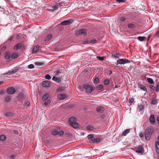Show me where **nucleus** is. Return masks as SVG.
I'll return each instance as SVG.
<instances>
[{"mask_svg": "<svg viewBox=\"0 0 159 159\" xmlns=\"http://www.w3.org/2000/svg\"><path fill=\"white\" fill-rule=\"evenodd\" d=\"M153 132V129L151 127H149L145 132V139L147 140H149L151 138L152 134Z\"/></svg>", "mask_w": 159, "mask_h": 159, "instance_id": "f257e3e1", "label": "nucleus"}, {"mask_svg": "<svg viewBox=\"0 0 159 159\" xmlns=\"http://www.w3.org/2000/svg\"><path fill=\"white\" fill-rule=\"evenodd\" d=\"M70 125L73 127L75 128H77L78 127L79 124L78 123L75 122L74 123H71V124Z\"/></svg>", "mask_w": 159, "mask_h": 159, "instance_id": "412c9836", "label": "nucleus"}, {"mask_svg": "<svg viewBox=\"0 0 159 159\" xmlns=\"http://www.w3.org/2000/svg\"><path fill=\"white\" fill-rule=\"evenodd\" d=\"M50 102L51 101L50 100H48L45 102L44 104L45 106H47L49 104Z\"/></svg>", "mask_w": 159, "mask_h": 159, "instance_id": "de8ad7c7", "label": "nucleus"}, {"mask_svg": "<svg viewBox=\"0 0 159 159\" xmlns=\"http://www.w3.org/2000/svg\"><path fill=\"white\" fill-rule=\"evenodd\" d=\"M103 88V86L102 85H99L97 87V89L98 90H99L100 89H101Z\"/></svg>", "mask_w": 159, "mask_h": 159, "instance_id": "ea45409f", "label": "nucleus"}, {"mask_svg": "<svg viewBox=\"0 0 159 159\" xmlns=\"http://www.w3.org/2000/svg\"><path fill=\"white\" fill-rule=\"evenodd\" d=\"M39 46L38 45L35 46L33 48L32 50V52L33 53L37 52L39 50Z\"/></svg>", "mask_w": 159, "mask_h": 159, "instance_id": "4468645a", "label": "nucleus"}, {"mask_svg": "<svg viewBox=\"0 0 159 159\" xmlns=\"http://www.w3.org/2000/svg\"><path fill=\"white\" fill-rule=\"evenodd\" d=\"M157 120L158 121V124H159V116H158L157 117Z\"/></svg>", "mask_w": 159, "mask_h": 159, "instance_id": "0e129e2a", "label": "nucleus"}, {"mask_svg": "<svg viewBox=\"0 0 159 159\" xmlns=\"http://www.w3.org/2000/svg\"><path fill=\"white\" fill-rule=\"evenodd\" d=\"M116 1L117 2L121 3L125 2V1L124 0H116Z\"/></svg>", "mask_w": 159, "mask_h": 159, "instance_id": "6e6d98bb", "label": "nucleus"}, {"mask_svg": "<svg viewBox=\"0 0 159 159\" xmlns=\"http://www.w3.org/2000/svg\"><path fill=\"white\" fill-rule=\"evenodd\" d=\"M101 119H104V120H106L107 119V116H106L105 115H102L101 116Z\"/></svg>", "mask_w": 159, "mask_h": 159, "instance_id": "79ce46f5", "label": "nucleus"}, {"mask_svg": "<svg viewBox=\"0 0 159 159\" xmlns=\"http://www.w3.org/2000/svg\"><path fill=\"white\" fill-rule=\"evenodd\" d=\"M104 108L102 107H97L96 110L99 113H102L104 111Z\"/></svg>", "mask_w": 159, "mask_h": 159, "instance_id": "f8f14e48", "label": "nucleus"}, {"mask_svg": "<svg viewBox=\"0 0 159 159\" xmlns=\"http://www.w3.org/2000/svg\"><path fill=\"white\" fill-rule=\"evenodd\" d=\"M99 81V79L97 77V78H95V79L93 81V82L95 84H97L98 83Z\"/></svg>", "mask_w": 159, "mask_h": 159, "instance_id": "f704fd0d", "label": "nucleus"}, {"mask_svg": "<svg viewBox=\"0 0 159 159\" xmlns=\"http://www.w3.org/2000/svg\"><path fill=\"white\" fill-rule=\"evenodd\" d=\"M45 78L46 79L50 80L51 78V76L48 74H47L45 76Z\"/></svg>", "mask_w": 159, "mask_h": 159, "instance_id": "37998d69", "label": "nucleus"}, {"mask_svg": "<svg viewBox=\"0 0 159 159\" xmlns=\"http://www.w3.org/2000/svg\"><path fill=\"white\" fill-rule=\"evenodd\" d=\"M98 41V39L97 40L94 39L91 40L90 43L93 44H94L97 41Z\"/></svg>", "mask_w": 159, "mask_h": 159, "instance_id": "a18cd8bd", "label": "nucleus"}, {"mask_svg": "<svg viewBox=\"0 0 159 159\" xmlns=\"http://www.w3.org/2000/svg\"><path fill=\"white\" fill-rule=\"evenodd\" d=\"M130 131L129 129H126L124 132L122 133V135L124 136H125L128 134Z\"/></svg>", "mask_w": 159, "mask_h": 159, "instance_id": "c756f323", "label": "nucleus"}, {"mask_svg": "<svg viewBox=\"0 0 159 159\" xmlns=\"http://www.w3.org/2000/svg\"><path fill=\"white\" fill-rule=\"evenodd\" d=\"M62 72L61 70H57L54 72V75L55 76H58L59 74L61 73Z\"/></svg>", "mask_w": 159, "mask_h": 159, "instance_id": "4be33fe9", "label": "nucleus"}, {"mask_svg": "<svg viewBox=\"0 0 159 159\" xmlns=\"http://www.w3.org/2000/svg\"><path fill=\"white\" fill-rule=\"evenodd\" d=\"M18 56V54L16 53H13L11 56V58L15 59Z\"/></svg>", "mask_w": 159, "mask_h": 159, "instance_id": "393cba45", "label": "nucleus"}, {"mask_svg": "<svg viewBox=\"0 0 159 159\" xmlns=\"http://www.w3.org/2000/svg\"><path fill=\"white\" fill-rule=\"evenodd\" d=\"M139 136L141 138H143L144 137V134L143 133H141L139 134Z\"/></svg>", "mask_w": 159, "mask_h": 159, "instance_id": "052dcab7", "label": "nucleus"}, {"mask_svg": "<svg viewBox=\"0 0 159 159\" xmlns=\"http://www.w3.org/2000/svg\"><path fill=\"white\" fill-rule=\"evenodd\" d=\"M93 134H90L89 135L87 136V138L88 139H93Z\"/></svg>", "mask_w": 159, "mask_h": 159, "instance_id": "a19ab883", "label": "nucleus"}, {"mask_svg": "<svg viewBox=\"0 0 159 159\" xmlns=\"http://www.w3.org/2000/svg\"><path fill=\"white\" fill-rule=\"evenodd\" d=\"M114 56V57H115L118 58L119 56L116 54H114L113 55Z\"/></svg>", "mask_w": 159, "mask_h": 159, "instance_id": "e2e57ef3", "label": "nucleus"}, {"mask_svg": "<svg viewBox=\"0 0 159 159\" xmlns=\"http://www.w3.org/2000/svg\"><path fill=\"white\" fill-rule=\"evenodd\" d=\"M21 46V44L20 43L16 45L14 47V48H16V49H18L20 48Z\"/></svg>", "mask_w": 159, "mask_h": 159, "instance_id": "c9c22d12", "label": "nucleus"}, {"mask_svg": "<svg viewBox=\"0 0 159 159\" xmlns=\"http://www.w3.org/2000/svg\"><path fill=\"white\" fill-rule=\"evenodd\" d=\"M84 88L85 89V91L87 93H91L93 90L95 89L94 87H93L91 85H85L84 86Z\"/></svg>", "mask_w": 159, "mask_h": 159, "instance_id": "f03ea898", "label": "nucleus"}, {"mask_svg": "<svg viewBox=\"0 0 159 159\" xmlns=\"http://www.w3.org/2000/svg\"><path fill=\"white\" fill-rule=\"evenodd\" d=\"M7 91L8 93L10 94H14L15 93L16 90L14 87H11L7 89Z\"/></svg>", "mask_w": 159, "mask_h": 159, "instance_id": "423d86ee", "label": "nucleus"}, {"mask_svg": "<svg viewBox=\"0 0 159 159\" xmlns=\"http://www.w3.org/2000/svg\"><path fill=\"white\" fill-rule=\"evenodd\" d=\"M58 9V7L57 5H55L53 6L52 8H48L47 10L49 11H52Z\"/></svg>", "mask_w": 159, "mask_h": 159, "instance_id": "a211bd4d", "label": "nucleus"}, {"mask_svg": "<svg viewBox=\"0 0 159 159\" xmlns=\"http://www.w3.org/2000/svg\"><path fill=\"white\" fill-rule=\"evenodd\" d=\"M74 21V20L72 19H69L68 20H64L61 23V25H69L71 24Z\"/></svg>", "mask_w": 159, "mask_h": 159, "instance_id": "7ed1b4c3", "label": "nucleus"}, {"mask_svg": "<svg viewBox=\"0 0 159 159\" xmlns=\"http://www.w3.org/2000/svg\"><path fill=\"white\" fill-rule=\"evenodd\" d=\"M150 87L151 89L153 90H154L155 89V87L152 85H150Z\"/></svg>", "mask_w": 159, "mask_h": 159, "instance_id": "5fc2aeb1", "label": "nucleus"}, {"mask_svg": "<svg viewBox=\"0 0 159 159\" xmlns=\"http://www.w3.org/2000/svg\"><path fill=\"white\" fill-rule=\"evenodd\" d=\"M63 131L62 130H60L59 132L58 131L57 134L59 135H61L63 134Z\"/></svg>", "mask_w": 159, "mask_h": 159, "instance_id": "c03bdc74", "label": "nucleus"}, {"mask_svg": "<svg viewBox=\"0 0 159 159\" xmlns=\"http://www.w3.org/2000/svg\"><path fill=\"white\" fill-rule=\"evenodd\" d=\"M129 61L127 59H119L117 61L118 63L117 64V65L118 64H125L129 63Z\"/></svg>", "mask_w": 159, "mask_h": 159, "instance_id": "39448f33", "label": "nucleus"}, {"mask_svg": "<svg viewBox=\"0 0 159 159\" xmlns=\"http://www.w3.org/2000/svg\"><path fill=\"white\" fill-rule=\"evenodd\" d=\"M138 88L144 91H147L146 87L143 84H139Z\"/></svg>", "mask_w": 159, "mask_h": 159, "instance_id": "ddd939ff", "label": "nucleus"}, {"mask_svg": "<svg viewBox=\"0 0 159 159\" xmlns=\"http://www.w3.org/2000/svg\"><path fill=\"white\" fill-rule=\"evenodd\" d=\"M156 151L157 153L159 154V142L156 141L155 142Z\"/></svg>", "mask_w": 159, "mask_h": 159, "instance_id": "9b49d317", "label": "nucleus"}, {"mask_svg": "<svg viewBox=\"0 0 159 159\" xmlns=\"http://www.w3.org/2000/svg\"><path fill=\"white\" fill-rule=\"evenodd\" d=\"M58 131L56 129L52 130V134L53 135H56L57 134Z\"/></svg>", "mask_w": 159, "mask_h": 159, "instance_id": "72a5a7b5", "label": "nucleus"}, {"mask_svg": "<svg viewBox=\"0 0 159 159\" xmlns=\"http://www.w3.org/2000/svg\"><path fill=\"white\" fill-rule=\"evenodd\" d=\"M76 120V118L75 117H72L70 118L69 120V122H70V125L71 124V123H74L75 122Z\"/></svg>", "mask_w": 159, "mask_h": 159, "instance_id": "2eb2a0df", "label": "nucleus"}, {"mask_svg": "<svg viewBox=\"0 0 159 159\" xmlns=\"http://www.w3.org/2000/svg\"><path fill=\"white\" fill-rule=\"evenodd\" d=\"M49 96V95L48 93H46L44 94L42 97V100L43 101L47 100Z\"/></svg>", "mask_w": 159, "mask_h": 159, "instance_id": "6ab92c4d", "label": "nucleus"}, {"mask_svg": "<svg viewBox=\"0 0 159 159\" xmlns=\"http://www.w3.org/2000/svg\"><path fill=\"white\" fill-rule=\"evenodd\" d=\"M12 39H13V37H11L9 38V40L10 41H11V40H12Z\"/></svg>", "mask_w": 159, "mask_h": 159, "instance_id": "774afa93", "label": "nucleus"}, {"mask_svg": "<svg viewBox=\"0 0 159 159\" xmlns=\"http://www.w3.org/2000/svg\"><path fill=\"white\" fill-rule=\"evenodd\" d=\"M105 58V57H100L97 56V58H98L99 60L100 61H103L104 60V59Z\"/></svg>", "mask_w": 159, "mask_h": 159, "instance_id": "473e14b6", "label": "nucleus"}, {"mask_svg": "<svg viewBox=\"0 0 159 159\" xmlns=\"http://www.w3.org/2000/svg\"><path fill=\"white\" fill-rule=\"evenodd\" d=\"M23 94L22 93H21L19 94L18 97L19 98L21 99L23 98Z\"/></svg>", "mask_w": 159, "mask_h": 159, "instance_id": "603ef678", "label": "nucleus"}, {"mask_svg": "<svg viewBox=\"0 0 159 159\" xmlns=\"http://www.w3.org/2000/svg\"><path fill=\"white\" fill-rule=\"evenodd\" d=\"M10 99V98L9 97H7L5 98V100L7 102H8Z\"/></svg>", "mask_w": 159, "mask_h": 159, "instance_id": "4d7b16f0", "label": "nucleus"}, {"mask_svg": "<svg viewBox=\"0 0 159 159\" xmlns=\"http://www.w3.org/2000/svg\"><path fill=\"white\" fill-rule=\"evenodd\" d=\"M149 121L152 124H154L155 122L154 116L153 115H151L149 117Z\"/></svg>", "mask_w": 159, "mask_h": 159, "instance_id": "6e6552de", "label": "nucleus"}, {"mask_svg": "<svg viewBox=\"0 0 159 159\" xmlns=\"http://www.w3.org/2000/svg\"><path fill=\"white\" fill-rule=\"evenodd\" d=\"M134 100V99L133 98H130L129 99V102L130 103H132L133 102Z\"/></svg>", "mask_w": 159, "mask_h": 159, "instance_id": "8fccbe9b", "label": "nucleus"}, {"mask_svg": "<svg viewBox=\"0 0 159 159\" xmlns=\"http://www.w3.org/2000/svg\"><path fill=\"white\" fill-rule=\"evenodd\" d=\"M34 65L32 64H31L28 66V68L29 69H32L34 67Z\"/></svg>", "mask_w": 159, "mask_h": 159, "instance_id": "3c124183", "label": "nucleus"}, {"mask_svg": "<svg viewBox=\"0 0 159 159\" xmlns=\"http://www.w3.org/2000/svg\"><path fill=\"white\" fill-rule=\"evenodd\" d=\"M136 151L139 153H142L143 152V148L141 146H139L138 148L136 149Z\"/></svg>", "mask_w": 159, "mask_h": 159, "instance_id": "1a4fd4ad", "label": "nucleus"}, {"mask_svg": "<svg viewBox=\"0 0 159 159\" xmlns=\"http://www.w3.org/2000/svg\"><path fill=\"white\" fill-rule=\"evenodd\" d=\"M6 48V46L3 47L2 48V49L3 50H4Z\"/></svg>", "mask_w": 159, "mask_h": 159, "instance_id": "338daca9", "label": "nucleus"}, {"mask_svg": "<svg viewBox=\"0 0 159 159\" xmlns=\"http://www.w3.org/2000/svg\"><path fill=\"white\" fill-rule=\"evenodd\" d=\"M86 30L85 29H80L79 30H77L76 31V35H80L83 34L85 35L86 33Z\"/></svg>", "mask_w": 159, "mask_h": 159, "instance_id": "20e7f679", "label": "nucleus"}, {"mask_svg": "<svg viewBox=\"0 0 159 159\" xmlns=\"http://www.w3.org/2000/svg\"><path fill=\"white\" fill-rule=\"evenodd\" d=\"M145 37H141V36H139L138 37V39L140 41H143L145 40Z\"/></svg>", "mask_w": 159, "mask_h": 159, "instance_id": "cd10ccee", "label": "nucleus"}, {"mask_svg": "<svg viewBox=\"0 0 159 159\" xmlns=\"http://www.w3.org/2000/svg\"><path fill=\"white\" fill-rule=\"evenodd\" d=\"M156 36L157 38H159V30L156 32Z\"/></svg>", "mask_w": 159, "mask_h": 159, "instance_id": "bf43d9fd", "label": "nucleus"}, {"mask_svg": "<svg viewBox=\"0 0 159 159\" xmlns=\"http://www.w3.org/2000/svg\"><path fill=\"white\" fill-rule=\"evenodd\" d=\"M52 35L51 34H50L47 36L46 37V39L45 40V41H48L50 40L52 38Z\"/></svg>", "mask_w": 159, "mask_h": 159, "instance_id": "7c9ffc66", "label": "nucleus"}, {"mask_svg": "<svg viewBox=\"0 0 159 159\" xmlns=\"http://www.w3.org/2000/svg\"><path fill=\"white\" fill-rule=\"evenodd\" d=\"M100 140V139L93 138L91 140V141L93 143H97L99 142Z\"/></svg>", "mask_w": 159, "mask_h": 159, "instance_id": "aec40b11", "label": "nucleus"}, {"mask_svg": "<svg viewBox=\"0 0 159 159\" xmlns=\"http://www.w3.org/2000/svg\"><path fill=\"white\" fill-rule=\"evenodd\" d=\"M30 103L29 102H25L24 104V105L25 106H28L29 105H30Z\"/></svg>", "mask_w": 159, "mask_h": 159, "instance_id": "09e8293b", "label": "nucleus"}, {"mask_svg": "<svg viewBox=\"0 0 159 159\" xmlns=\"http://www.w3.org/2000/svg\"><path fill=\"white\" fill-rule=\"evenodd\" d=\"M6 139V136L3 134H2L0 136V139L2 141H4Z\"/></svg>", "mask_w": 159, "mask_h": 159, "instance_id": "a878e982", "label": "nucleus"}, {"mask_svg": "<svg viewBox=\"0 0 159 159\" xmlns=\"http://www.w3.org/2000/svg\"><path fill=\"white\" fill-rule=\"evenodd\" d=\"M18 70V69L17 67H16L15 69H12L11 70H9L8 73L13 74L16 72Z\"/></svg>", "mask_w": 159, "mask_h": 159, "instance_id": "f3484780", "label": "nucleus"}, {"mask_svg": "<svg viewBox=\"0 0 159 159\" xmlns=\"http://www.w3.org/2000/svg\"><path fill=\"white\" fill-rule=\"evenodd\" d=\"M109 81L108 80H105L104 82V84L105 85H108L109 84Z\"/></svg>", "mask_w": 159, "mask_h": 159, "instance_id": "58836bf2", "label": "nucleus"}, {"mask_svg": "<svg viewBox=\"0 0 159 159\" xmlns=\"http://www.w3.org/2000/svg\"><path fill=\"white\" fill-rule=\"evenodd\" d=\"M128 26L130 28H134L136 27V25L133 24H129L128 25Z\"/></svg>", "mask_w": 159, "mask_h": 159, "instance_id": "5701e85b", "label": "nucleus"}, {"mask_svg": "<svg viewBox=\"0 0 159 159\" xmlns=\"http://www.w3.org/2000/svg\"><path fill=\"white\" fill-rule=\"evenodd\" d=\"M147 81L150 84H153L154 83V81L152 79L148 78L147 79Z\"/></svg>", "mask_w": 159, "mask_h": 159, "instance_id": "bb28decb", "label": "nucleus"}, {"mask_svg": "<svg viewBox=\"0 0 159 159\" xmlns=\"http://www.w3.org/2000/svg\"><path fill=\"white\" fill-rule=\"evenodd\" d=\"M155 91L156 92H157L159 91V83H158L157 84V86L155 89Z\"/></svg>", "mask_w": 159, "mask_h": 159, "instance_id": "49530a36", "label": "nucleus"}, {"mask_svg": "<svg viewBox=\"0 0 159 159\" xmlns=\"http://www.w3.org/2000/svg\"><path fill=\"white\" fill-rule=\"evenodd\" d=\"M94 128L93 126L91 125H88L86 127V129L87 130H92L94 129Z\"/></svg>", "mask_w": 159, "mask_h": 159, "instance_id": "c85d7f7f", "label": "nucleus"}, {"mask_svg": "<svg viewBox=\"0 0 159 159\" xmlns=\"http://www.w3.org/2000/svg\"><path fill=\"white\" fill-rule=\"evenodd\" d=\"M35 64L37 66L44 65V63L42 62H36Z\"/></svg>", "mask_w": 159, "mask_h": 159, "instance_id": "e433bc0d", "label": "nucleus"}, {"mask_svg": "<svg viewBox=\"0 0 159 159\" xmlns=\"http://www.w3.org/2000/svg\"><path fill=\"white\" fill-rule=\"evenodd\" d=\"M120 20L122 21H124L125 20V18L124 17H122L120 18Z\"/></svg>", "mask_w": 159, "mask_h": 159, "instance_id": "13d9d810", "label": "nucleus"}, {"mask_svg": "<svg viewBox=\"0 0 159 159\" xmlns=\"http://www.w3.org/2000/svg\"><path fill=\"white\" fill-rule=\"evenodd\" d=\"M14 132L15 134H18V132L16 130H15Z\"/></svg>", "mask_w": 159, "mask_h": 159, "instance_id": "69168bd1", "label": "nucleus"}, {"mask_svg": "<svg viewBox=\"0 0 159 159\" xmlns=\"http://www.w3.org/2000/svg\"><path fill=\"white\" fill-rule=\"evenodd\" d=\"M52 80L56 82H59L61 81V78H58V77H56L55 76H54L52 78Z\"/></svg>", "mask_w": 159, "mask_h": 159, "instance_id": "dca6fc26", "label": "nucleus"}, {"mask_svg": "<svg viewBox=\"0 0 159 159\" xmlns=\"http://www.w3.org/2000/svg\"><path fill=\"white\" fill-rule=\"evenodd\" d=\"M14 156L13 155H12L10 157V159H14Z\"/></svg>", "mask_w": 159, "mask_h": 159, "instance_id": "680f3d73", "label": "nucleus"}, {"mask_svg": "<svg viewBox=\"0 0 159 159\" xmlns=\"http://www.w3.org/2000/svg\"><path fill=\"white\" fill-rule=\"evenodd\" d=\"M157 101L156 99H154L152 100V101L151 102V103L155 105L157 103Z\"/></svg>", "mask_w": 159, "mask_h": 159, "instance_id": "4c0bfd02", "label": "nucleus"}, {"mask_svg": "<svg viewBox=\"0 0 159 159\" xmlns=\"http://www.w3.org/2000/svg\"><path fill=\"white\" fill-rule=\"evenodd\" d=\"M5 57L6 59H8L11 57V55L8 52H7L6 53Z\"/></svg>", "mask_w": 159, "mask_h": 159, "instance_id": "b1692460", "label": "nucleus"}, {"mask_svg": "<svg viewBox=\"0 0 159 159\" xmlns=\"http://www.w3.org/2000/svg\"><path fill=\"white\" fill-rule=\"evenodd\" d=\"M57 98L60 100H62L65 99L66 97V96L65 94H59L57 96Z\"/></svg>", "mask_w": 159, "mask_h": 159, "instance_id": "9d476101", "label": "nucleus"}, {"mask_svg": "<svg viewBox=\"0 0 159 159\" xmlns=\"http://www.w3.org/2000/svg\"><path fill=\"white\" fill-rule=\"evenodd\" d=\"M143 108V106L142 105H140L138 106V109L139 111L142 110Z\"/></svg>", "mask_w": 159, "mask_h": 159, "instance_id": "2f4dec72", "label": "nucleus"}, {"mask_svg": "<svg viewBox=\"0 0 159 159\" xmlns=\"http://www.w3.org/2000/svg\"><path fill=\"white\" fill-rule=\"evenodd\" d=\"M49 81H44L43 82L42 85L44 87H47L50 85V82Z\"/></svg>", "mask_w": 159, "mask_h": 159, "instance_id": "0eeeda50", "label": "nucleus"}, {"mask_svg": "<svg viewBox=\"0 0 159 159\" xmlns=\"http://www.w3.org/2000/svg\"><path fill=\"white\" fill-rule=\"evenodd\" d=\"M12 115V113L10 112H8L7 113L5 114L6 116H11Z\"/></svg>", "mask_w": 159, "mask_h": 159, "instance_id": "864d4df0", "label": "nucleus"}]
</instances>
